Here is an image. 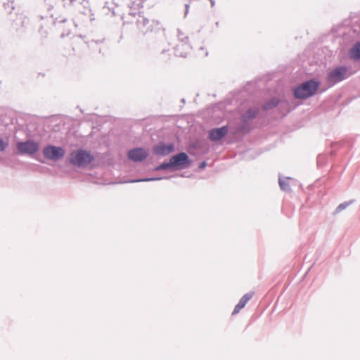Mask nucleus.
<instances>
[{
    "instance_id": "25",
    "label": "nucleus",
    "mask_w": 360,
    "mask_h": 360,
    "mask_svg": "<svg viewBox=\"0 0 360 360\" xmlns=\"http://www.w3.org/2000/svg\"><path fill=\"white\" fill-rule=\"evenodd\" d=\"M207 166V162L206 161H202L201 162L200 164H199V168L200 169H204Z\"/></svg>"
},
{
    "instance_id": "29",
    "label": "nucleus",
    "mask_w": 360,
    "mask_h": 360,
    "mask_svg": "<svg viewBox=\"0 0 360 360\" xmlns=\"http://www.w3.org/2000/svg\"><path fill=\"white\" fill-rule=\"evenodd\" d=\"M112 14H113V15H115L117 14L116 12L114 11V9H112Z\"/></svg>"
},
{
    "instance_id": "12",
    "label": "nucleus",
    "mask_w": 360,
    "mask_h": 360,
    "mask_svg": "<svg viewBox=\"0 0 360 360\" xmlns=\"http://www.w3.org/2000/svg\"><path fill=\"white\" fill-rule=\"evenodd\" d=\"M228 126L213 128L209 131L208 137L212 141H219L223 139L228 134Z\"/></svg>"
},
{
    "instance_id": "15",
    "label": "nucleus",
    "mask_w": 360,
    "mask_h": 360,
    "mask_svg": "<svg viewBox=\"0 0 360 360\" xmlns=\"http://www.w3.org/2000/svg\"><path fill=\"white\" fill-rule=\"evenodd\" d=\"M177 36H178L179 40L184 44L181 45H178L176 46V50H175V54L177 56L185 58V57H186V55H187L186 52L179 53V49L184 48L186 46V43L188 42V37L187 36H186L184 34V33H183L180 30H178Z\"/></svg>"
},
{
    "instance_id": "21",
    "label": "nucleus",
    "mask_w": 360,
    "mask_h": 360,
    "mask_svg": "<svg viewBox=\"0 0 360 360\" xmlns=\"http://www.w3.org/2000/svg\"><path fill=\"white\" fill-rule=\"evenodd\" d=\"M170 176L167 177H150V178H146V179H134L131 180V182H141V181H158L163 179H169Z\"/></svg>"
},
{
    "instance_id": "1",
    "label": "nucleus",
    "mask_w": 360,
    "mask_h": 360,
    "mask_svg": "<svg viewBox=\"0 0 360 360\" xmlns=\"http://www.w3.org/2000/svg\"><path fill=\"white\" fill-rule=\"evenodd\" d=\"M320 85L321 82L314 78L304 81L294 87L293 97L298 100H306L311 98L316 94Z\"/></svg>"
},
{
    "instance_id": "16",
    "label": "nucleus",
    "mask_w": 360,
    "mask_h": 360,
    "mask_svg": "<svg viewBox=\"0 0 360 360\" xmlns=\"http://www.w3.org/2000/svg\"><path fill=\"white\" fill-rule=\"evenodd\" d=\"M277 107L278 110L279 111V113L282 117L286 116V115L288 114L292 110L290 103L285 99H279V103L277 105Z\"/></svg>"
},
{
    "instance_id": "4",
    "label": "nucleus",
    "mask_w": 360,
    "mask_h": 360,
    "mask_svg": "<svg viewBox=\"0 0 360 360\" xmlns=\"http://www.w3.org/2000/svg\"><path fill=\"white\" fill-rule=\"evenodd\" d=\"M113 4L117 8H120V12L124 14L128 12L129 15H135L139 9L143 7L142 0H112Z\"/></svg>"
},
{
    "instance_id": "19",
    "label": "nucleus",
    "mask_w": 360,
    "mask_h": 360,
    "mask_svg": "<svg viewBox=\"0 0 360 360\" xmlns=\"http://www.w3.org/2000/svg\"><path fill=\"white\" fill-rule=\"evenodd\" d=\"M171 170L172 171V165L170 163V160L169 162H164L159 165L154 167V171H161V170Z\"/></svg>"
},
{
    "instance_id": "17",
    "label": "nucleus",
    "mask_w": 360,
    "mask_h": 360,
    "mask_svg": "<svg viewBox=\"0 0 360 360\" xmlns=\"http://www.w3.org/2000/svg\"><path fill=\"white\" fill-rule=\"evenodd\" d=\"M279 103V99L274 97L271 98L270 100L264 102L263 105H262V109L264 110H271L275 107H277V105Z\"/></svg>"
},
{
    "instance_id": "27",
    "label": "nucleus",
    "mask_w": 360,
    "mask_h": 360,
    "mask_svg": "<svg viewBox=\"0 0 360 360\" xmlns=\"http://www.w3.org/2000/svg\"><path fill=\"white\" fill-rule=\"evenodd\" d=\"M210 1L211 6L213 7L215 4L214 0H210Z\"/></svg>"
},
{
    "instance_id": "11",
    "label": "nucleus",
    "mask_w": 360,
    "mask_h": 360,
    "mask_svg": "<svg viewBox=\"0 0 360 360\" xmlns=\"http://www.w3.org/2000/svg\"><path fill=\"white\" fill-rule=\"evenodd\" d=\"M175 147L174 143H166L163 141L158 142V144L153 147V153L156 155L165 156L174 151Z\"/></svg>"
},
{
    "instance_id": "23",
    "label": "nucleus",
    "mask_w": 360,
    "mask_h": 360,
    "mask_svg": "<svg viewBox=\"0 0 360 360\" xmlns=\"http://www.w3.org/2000/svg\"><path fill=\"white\" fill-rule=\"evenodd\" d=\"M8 146V142L0 138V152H3Z\"/></svg>"
},
{
    "instance_id": "20",
    "label": "nucleus",
    "mask_w": 360,
    "mask_h": 360,
    "mask_svg": "<svg viewBox=\"0 0 360 360\" xmlns=\"http://www.w3.org/2000/svg\"><path fill=\"white\" fill-rule=\"evenodd\" d=\"M3 6L8 13H11L14 10L13 1L7 0V2L3 4Z\"/></svg>"
},
{
    "instance_id": "26",
    "label": "nucleus",
    "mask_w": 360,
    "mask_h": 360,
    "mask_svg": "<svg viewBox=\"0 0 360 360\" xmlns=\"http://www.w3.org/2000/svg\"><path fill=\"white\" fill-rule=\"evenodd\" d=\"M193 148H199L200 147L199 142H195L192 144Z\"/></svg>"
},
{
    "instance_id": "13",
    "label": "nucleus",
    "mask_w": 360,
    "mask_h": 360,
    "mask_svg": "<svg viewBox=\"0 0 360 360\" xmlns=\"http://www.w3.org/2000/svg\"><path fill=\"white\" fill-rule=\"evenodd\" d=\"M348 56L354 62L360 61V40L356 41L349 49Z\"/></svg>"
},
{
    "instance_id": "9",
    "label": "nucleus",
    "mask_w": 360,
    "mask_h": 360,
    "mask_svg": "<svg viewBox=\"0 0 360 360\" xmlns=\"http://www.w3.org/2000/svg\"><path fill=\"white\" fill-rule=\"evenodd\" d=\"M136 24L143 32L158 31L161 29V25L155 20H150L143 15L139 14Z\"/></svg>"
},
{
    "instance_id": "28",
    "label": "nucleus",
    "mask_w": 360,
    "mask_h": 360,
    "mask_svg": "<svg viewBox=\"0 0 360 360\" xmlns=\"http://www.w3.org/2000/svg\"><path fill=\"white\" fill-rule=\"evenodd\" d=\"M66 22V19L65 18H63L62 20H58V22Z\"/></svg>"
},
{
    "instance_id": "8",
    "label": "nucleus",
    "mask_w": 360,
    "mask_h": 360,
    "mask_svg": "<svg viewBox=\"0 0 360 360\" xmlns=\"http://www.w3.org/2000/svg\"><path fill=\"white\" fill-rule=\"evenodd\" d=\"M43 155L47 160L57 162L65 155V150L61 146L49 144L43 148Z\"/></svg>"
},
{
    "instance_id": "18",
    "label": "nucleus",
    "mask_w": 360,
    "mask_h": 360,
    "mask_svg": "<svg viewBox=\"0 0 360 360\" xmlns=\"http://www.w3.org/2000/svg\"><path fill=\"white\" fill-rule=\"evenodd\" d=\"M288 179H291V178L287 177L286 180H284L280 175L278 176V184H279L280 188L282 191H285V192H288L290 191L289 184L287 181Z\"/></svg>"
},
{
    "instance_id": "5",
    "label": "nucleus",
    "mask_w": 360,
    "mask_h": 360,
    "mask_svg": "<svg viewBox=\"0 0 360 360\" xmlns=\"http://www.w3.org/2000/svg\"><path fill=\"white\" fill-rule=\"evenodd\" d=\"M348 68L345 65L337 66L329 71L326 76V82L329 87L347 79L349 75L347 74Z\"/></svg>"
},
{
    "instance_id": "24",
    "label": "nucleus",
    "mask_w": 360,
    "mask_h": 360,
    "mask_svg": "<svg viewBox=\"0 0 360 360\" xmlns=\"http://www.w3.org/2000/svg\"><path fill=\"white\" fill-rule=\"evenodd\" d=\"M323 160V156L321 155H319L317 157V165H321L322 164Z\"/></svg>"
},
{
    "instance_id": "3",
    "label": "nucleus",
    "mask_w": 360,
    "mask_h": 360,
    "mask_svg": "<svg viewBox=\"0 0 360 360\" xmlns=\"http://www.w3.org/2000/svg\"><path fill=\"white\" fill-rule=\"evenodd\" d=\"M70 156V162L79 168L86 167L94 160V157L91 153L82 148L72 150Z\"/></svg>"
},
{
    "instance_id": "6",
    "label": "nucleus",
    "mask_w": 360,
    "mask_h": 360,
    "mask_svg": "<svg viewBox=\"0 0 360 360\" xmlns=\"http://www.w3.org/2000/svg\"><path fill=\"white\" fill-rule=\"evenodd\" d=\"M172 171H178L188 168L191 165V160L185 152L178 153L169 159Z\"/></svg>"
},
{
    "instance_id": "22",
    "label": "nucleus",
    "mask_w": 360,
    "mask_h": 360,
    "mask_svg": "<svg viewBox=\"0 0 360 360\" xmlns=\"http://www.w3.org/2000/svg\"><path fill=\"white\" fill-rule=\"evenodd\" d=\"M354 200H349V201H347V202H344L341 204H340L335 209V212L336 213H338L341 211H342L343 210L346 209L349 205H350L352 203H353Z\"/></svg>"
},
{
    "instance_id": "14",
    "label": "nucleus",
    "mask_w": 360,
    "mask_h": 360,
    "mask_svg": "<svg viewBox=\"0 0 360 360\" xmlns=\"http://www.w3.org/2000/svg\"><path fill=\"white\" fill-rule=\"evenodd\" d=\"M252 292H248L245 294L239 300L238 303L235 306L232 315L238 314L248 303V302L252 297Z\"/></svg>"
},
{
    "instance_id": "7",
    "label": "nucleus",
    "mask_w": 360,
    "mask_h": 360,
    "mask_svg": "<svg viewBox=\"0 0 360 360\" xmlns=\"http://www.w3.org/2000/svg\"><path fill=\"white\" fill-rule=\"evenodd\" d=\"M16 148L20 155L32 156L39 150V144L34 140L27 139L25 141H18Z\"/></svg>"
},
{
    "instance_id": "10",
    "label": "nucleus",
    "mask_w": 360,
    "mask_h": 360,
    "mask_svg": "<svg viewBox=\"0 0 360 360\" xmlns=\"http://www.w3.org/2000/svg\"><path fill=\"white\" fill-rule=\"evenodd\" d=\"M148 153L142 147H137L130 149L127 153L128 159L134 162H141L146 159Z\"/></svg>"
},
{
    "instance_id": "2",
    "label": "nucleus",
    "mask_w": 360,
    "mask_h": 360,
    "mask_svg": "<svg viewBox=\"0 0 360 360\" xmlns=\"http://www.w3.org/2000/svg\"><path fill=\"white\" fill-rule=\"evenodd\" d=\"M260 108L257 106L248 108L240 115V120L241 123L236 127L233 134L235 135L239 133L250 134L252 130L251 122L257 117Z\"/></svg>"
}]
</instances>
